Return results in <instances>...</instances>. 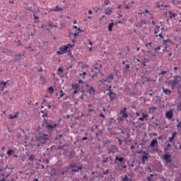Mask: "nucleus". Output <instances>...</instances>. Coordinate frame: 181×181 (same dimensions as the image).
<instances>
[{
	"mask_svg": "<svg viewBox=\"0 0 181 181\" xmlns=\"http://www.w3.org/2000/svg\"><path fill=\"white\" fill-rule=\"evenodd\" d=\"M73 46H74V45L68 43L66 45L59 47V50L57 52V54H64V53H67L69 47H73Z\"/></svg>",
	"mask_w": 181,
	"mask_h": 181,
	"instance_id": "nucleus-1",
	"label": "nucleus"
},
{
	"mask_svg": "<svg viewBox=\"0 0 181 181\" xmlns=\"http://www.w3.org/2000/svg\"><path fill=\"white\" fill-rule=\"evenodd\" d=\"M181 77L180 76H175L174 79L170 81V84L172 85V89L176 88V86L180 83Z\"/></svg>",
	"mask_w": 181,
	"mask_h": 181,
	"instance_id": "nucleus-2",
	"label": "nucleus"
},
{
	"mask_svg": "<svg viewBox=\"0 0 181 181\" xmlns=\"http://www.w3.org/2000/svg\"><path fill=\"white\" fill-rule=\"evenodd\" d=\"M47 139H49V135L43 133H40L39 136L37 137V141H40L41 144H45Z\"/></svg>",
	"mask_w": 181,
	"mask_h": 181,
	"instance_id": "nucleus-3",
	"label": "nucleus"
},
{
	"mask_svg": "<svg viewBox=\"0 0 181 181\" xmlns=\"http://www.w3.org/2000/svg\"><path fill=\"white\" fill-rule=\"evenodd\" d=\"M120 115H122V118H128V113H127V107H123L120 112Z\"/></svg>",
	"mask_w": 181,
	"mask_h": 181,
	"instance_id": "nucleus-4",
	"label": "nucleus"
},
{
	"mask_svg": "<svg viewBox=\"0 0 181 181\" xmlns=\"http://www.w3.org/2000/svg\"><path fill=\"white\" fill-rule=\"evenodd\" d=\"M70 168H71V170L72 172H80V170H81V169H83V167H78L77 166V165H70Z\"/></svg>",
	"mask_w": 181,
	"mask_h": 181,
	"instance_id": "nucleus-5",
	"label": "nucleus"
},
{
	"mask_svg": "<svg viewBox=\"0 0 181 181\" xmlns=\"http://www.w3.org/2000/svg\"><path fill=\"white\" fill-rule=\"evenodd\" d=\"M165 117L168 119H172L173 118V110H170L165 112Z\"/></svg>",
	"mask_w": 181,
	"mask_h": 181,
	"instance_id": "nucleus-6",
	"label": "nucleus"
},
{
	"mask_svg": "<svg viewBox=\"0 0 181 181\" xmlns=\"http://www.w3.org/2000/svg\"><path fill=\"white\" fill-rule=\"evenodd\" d=\"M114 12V8L112 7L105 8V15H111Z\"/></svg>",
	"mask_w": 181,
	"mask_h": 181,
	"instance_id": "nucleus-7",
	"label": "nucleus"
},
{
	"mask_svg": "<svg viewBox=\"0 0 181 181\" xmlns=\"http://www.w3.org/2000/svg\"><path fill=\"white\" fill-rule=\"evenodd\" d=\"M171 158H172V156L168 154H165L163 156V159H164V160H165L166 163H170L172 162Z\"/></svg>",
	"mask_w": 181,
	"mask_h": 181,
	"instance_id": "nucleus-8",
	"label": "nucleus"
},
{
	"mask_svg": "<svg viewBox=\"0 0 181 181\" xmlns=\"http://www.w3.org/2000/svg\"><path fill=\"white\" fill-rule=\"evenodd\" d=\"M108 95L110 101H114L117 97V93H115L114 92H109Z\"/></svg>",
	"mask_w": 181,
	"mask_h": 181,
	"instance_id": "nucleus-9",
	"label": "nucleus"
},
{
	"mask_svg": "<svg viewBox=\"0 0 181 181\" xmlns=\"http://www.w3.org/2000/svg\"><path fill=\"white\" fill-rule=\"evenodd\" d=\"M9 119H15V118H19V112H16L15 115L10 114L8 115Z\"/></svg>",
	"mask_w": 181,
	"mask_h": 181,
	"instance_id": "nucleus-10",
	"label": "nucleus"
},
{
	"mask_svg": "<svg viewBox=\"0 0 181 181\" xmlns=\"http://www.w3.org/2000/svg\"><path fill=\"white\" fill-rule=\"evenodd\" d=\"M80 86H78V84L72 83V88H73V90H74V94H77V93H78V88Z\"/></svg>",
	"mask_w": 181,
	"mask_h": 181,
	"instance_id": "nucleus-11",
	"label": "nucleus"
},
{
	"mask_svg": "<svg viewBox=\"0 0 181 181\" xmlns=\"http://www.w3.org/2000/svg\"><path fill=\"white\" fill-rule=\"evenodd\" d=\"M56 127H57V124H54L53 125L46 122L45 123V127L47 128V129L50 130V129H53V128H56Z\"/></svg>",
	"mask_w": 181,
	"mask_h": 181,
	"instance_id": "nucleus-12",
	"label": "nucleus"
},
{
	"mask_svg": "<svg viewBox=\"0 0 181 181\" xmlns=\"http://www.w3.org/2000/svg\"><path fill=\"white\" fill-rule=\"evenodd\" d=\"M154 146H158V140L157 139L152 140L150 144V146H148V148H154Z\"/></svg>",
	"mask_w": 181,
	"mask_h": 181,
	"instance_id": "nucleus-13",
	"label": "nucleus"
},
{
	"mask_svg": "<svg viewBox=\"0 0 181 181\" xmlns=\"http://www.w3.org/2000/svg\"><path fill=\"white\" fill-rule=\"evenodd\" d=\"M168 15L170 19H173V18H176V16H177L176 13H172L170 11H168Z\"/></svg>",
	"mask_w": 181,
	"mask_h": 181,
	"instance_id": "nucleus-14",
	"label": "nucleus"
},
{
	"mask_svg": "<svg viewBox=\"0 0 181 181\" xmlns=\"http://www.w3.org/2000/svg\"><path fill=\"white\" fill-rule=\"evenodd\" d=\"M8 83H9V81H7L6 82L3 81L0 82L1 86H3L1 91H4L5 87H6V84H8Z\"/></svg>",
	"mask_w": 181,
	"mask_h": 181,
	"instance_id": "nucleus-15",
	"label": "nucleus"
},
{
	"mask_svg": "<svg viewBox=\"0 0 181 181\" xmlns=\"http://www.w3.org/2000/svg\"><path fill=\"white\" fill-rule=\"evenodd\" d=\"M19 60H22V54H17L16 55V59H14V62H19Z\"/></svg>",
	"mask_w": 181,
	"mask_h": 181,
	"instance_id": "nucleus-16",
	"label": "nucleus"
},
{
	"mask_svg": "<svg viewBox=\"0 0 181 181\" xmlns=\"http://www.w3.org/2000/svg\"><path fill=\"white\" fill-rule=\"evenodd\" d=\"M163 93H165V94H166L167 95H169L170 94H172V90H169V89H165V88H163Z\"/></svg>",
	"mask_w": 181,
	"mask_h": 181,
	"instance_id": "nucleus-17",
	"label": "nucleus"
},
{
	"mask_svg": "<svg viewBox=\"0 0 181 181\" xmlns=\"http://www.w3.org/2000/svg\"><path fill=\"white\" fill-rule=\"evenodd\" d=\"M177 134V132L173 133L172 136L169 138V142H173V140L175 139V138H176Z\"/></svg>",
	"mask_w": 181,
	"mask_h": 181,
	"instance_id": "nucleus-18",
	"label": "nucleus"
},
{
	"mask_svg": "<svg viewBox=\"0 0 181 181\" xmlns=\"http://www.w3.org/2000/svg\"><path fill=\"white\" fill-rule=\"evenodd\" d=\"M159 30H160V27L159 25H156L154 28L155 35H158V33H159Z\"/></svg>",
	"mask_w": 181,
	"mask_h": 181,
	"instance_id": "nucleus-19",
	"label": "nucleus"
},
{
	"mask_svg": "<svg viewBox=\"0 0 181 181\" xmlns=\"http://www.w3.org/2000/svg\"><path fill=\"white\" fill-rule=\"evenodd\" d=\"M83 32V30L81 28H78V30H76V33H74V37H76V36H78L79 33H81Z\"/></svg>",
	"mask_w": 181,
	"mask_h": 181,
	"instance_id": "nucleus-20",
	"label": "nucleus"
},
{
	"mask_svg": "<svg viewBox=\"0 0 181 181\" xmlns=\"http://www.w3.org/2000/svg\"><path fill=\"white\" fill-rule=\"evenodd\" d=\"M67 56L70 57L71 62H76V58H74V56L71 54V52H70V51H69Z\"/></svg>",
	"mask_w": 181,
	"mask_h": 181,
	"instance_id": "nucleus-21",
	"label": "nucleus"
},
{
	"mask_svg": "<svg viewBox=\"0 0 181 181\" xmlns=\"http://www.w3.org/2000/svg\"><path fill=\"white\" fill-rule=\"evenodd\" d=\"M110 159V160H112V158H111V157L103 158L102 162H103V163H107V162H109Z\"/></svg>",
	"mask_w": 181,
	"mask_h": 181,
	"instance_id": "nucleus-22",
	"label": "nucleus"
},
{
	"mask_svg": "<svg viewBox=\"0 0 181 181\" xmlns=\"http://www.w3.org/2000/svg\"><path fill=\"white\" fill-rule=\"evenodd\" d=\"M146 13H148V15H151V13H149V11L145 9L144 11L139 13V15H144V16H146Z\"/></svg>",
	"mask_w": 181,
	"mask_h": 181,
	"instance_id": "nucleus-23",
	"label": "nucleus"
},
{
	"mask_svg": "<svg viewBox=\"0 0 181 181\" xmlns=\"http://www.w3.org/2000/svg\"><path fill=\"white\" fill-rule=\"evenodd\" d=\"M112 28H114V23H109V25H108L109 32H112Z\"/></svg>",
	"mask_w": 181,
	"mask_h": 181,
	"instance_id": "nucleus-24",
	"label": "nucleus"
},
{
	"mask_svg": "<svg viewBox=\"0 0 181 181\" xmlns=\"http://www.w3.org/2000/svg\"><path fill=\"white\" fill-rule=\"evenodd\" d=\"M52 11L53 12H60V11H63V8H59V6H57Z\"/></svg>",
	"mask_w": 181,
	"mask_h": 181,
	"instance_id": "nucleus-25",
	"label": "nucleus"
},
{
	"mask_svg": "<svg viewBox=\"0 0 181 181\" xmlns=\"http://www.w3.org/2000/svg\"><path fill=\"white\" fill-rule=\"evenodd\" d=\"M13 153H15V151L12 149H9L8 151H7V155L8 156H11V155H13Z\"/></svg>",
	"mask_w": 181,
	"mask_h": 181,
	"instance_id": "nucleus-26",
	"label": "nucleus"
},
{
	"mask_svg": "<svg viewBox=\"0 0 181 181\" xmlns=\"http://www.w3.org/2000/svg\"><path fill=\"white\" fill-rule=\"evenodd\" d=\"M115 159H116V160H117L118 162H120V163H122V162H124V158L123 157H118V156H116L115 157Z\"/></svg>",
	"mask_w": 181,
	"mask_h": 181,
	"instance_id": "nucleus-27",
	"label": "nucleus"
},
{
	"mask_svg": "<svg viewBox=\"0 0 181 181\" xmlns=\"http://www.w3.org/2000/svg\"><path fill=\"white\" fill-rule=\"evenodd\" d=\"M148 62H149V59H148V58H144L142 62V65L144 66H146V63H148Z\"/></svg>",
	"mask_w": 181,
	"mask_h": 181,
	"instance_id": "nucleus-28",
	"label": "nucleus"
},
{
	"mask_svg": "<svg viewBox=\"0 0 181 181\" xmlns=\"http://www.w3.org/2000/svg\"><path fill=\"white\" fill-rule=\"evenodd\" d=\"M142 163H145L148 160V157L146 156H143L141 157Z\"/></svg>",
	"mask_w": 181,
	"mask_h": 181,
	"instance_id": "nucleus-29",
	"label": "nucleus"
},
{
	"mask_svg": "<svg viewBox=\"0 0 181 181\" xmlns=\"http://www.w3.org/2000/svg\"><path fill=\"white\" fill-rule=\"evenodd\" d=\"M149 112H155L156 111V107H151L148 109Z\"/></svg>",
	"mask_w": 181,
	"mask_h": 181,
	"instance_id": "nucleus-30",
	"label": "nucleus"
},
{
	"mask_svg": "<svg viewBox=\"0 0 181 181\" xmlns=\"http://www.w3.org/2000/svg\"><path fill=\"white\" fill-rule=\"evenodd\" d=\"M67 172H69V168H64V170L62 172V175H66Z\"/></svg>",
	"mask_w": 181,
	"mask_h": 181,
	"instance_id": "nucleus-31",
	"label": "nucleus"
},
{
	"mask_svg": "<svg viewBox=\"0 0 181 181\" xmlns=\"http://www.w3.org/2000/svg\"><path fill=\"white\" fill-rule=\"evenodd\" d=\"M89 94H91V93H95V89L93 86H90L89 90H88Z\"/></svg>",
	"mask_w": 181,
	"mask_h": 181,
	"instance_id": "nucleus-32",
	"label": "nucleus"
},
{
	"mask_svg": "<svg viewBox=\"0 0 181 181\" xmlns=\"http://www.w3.org/2000/svg\"><path fill=\"white\" fill-rule=\"evenodd\" d=\"M79 76H81V77H82V78H86V76H87V73L86 72H83L79 74Z\"/></svg>",
	"mask_w": 181,
	"mask_h": 181,
	"instance_id": "nucleus-33",
	"label": "nucleus"
},
{
	"mask_svg": "<svg viewBox=\"0 0 181 181\" xmlns=\"http://www.w3.org/2000/svg\"><path fill=\"white\" fill-rule=\"evenodd\" d=\"M48 90L51 94H53V93H54V89L53 88V86L49 87Z\"/></svg>",
	"mask_w": 181,
	"mask_h": 181,
	"instance_id": "nucleus-34",
	"label": "nucleus"
},
{
	"mask_svg": "<svg viewBox=\"0 0 181 181\" xmlns=\"http://www.w3.org/2000/svg\"><path fill=\"white\" fill-rule=\"evenodd\" d=\"M123 181H132V179L129 178L127 175L122 179Z\"/></svg>",
	"mask_w": 181,
	"mask_h": 181,
	"instance_id": "nucleus-35",
	"label": "nucleus"
},
{
	"mask_svg": "<svg viewBox=\"0 0 181 181\" xmlns=\"http://www.w3.org/2000/svg\"><path fill=\"white\" fill-rule=\"evenodd\" d=\"M29 160H30L31 162H33V160H35V156L30 155L29 156Z\"/></svg>",
	"mask_w": 181,
	"mask_h": 181,
	"instance_id": "nucleus-36",
	"label": "nucleus"
},
{
	"mask_svg": "<svg viewBox=\"0 0 181 181\" xmlns=\"http://www.w3.org/2000/svg\"><path fill=\"white\" fill-rule=\"evenodd\" d=\"M3 53L4 54H6L7 56H9V53H11V52H9V50H8V49H6V50L3 51Z\"/></svg>",
	"mask_w": 181,
	"mask_h": 181,
	"instance_id": "nucleus-37",
	"label": "nucleus"
},
{
	"mask_svg": "<svg viewBox=\"0 0 181 181\" xmlns=\"http://www.w3.org/2000/svg\"><path fill=\"white\" fill-rule=\"evenodd\" d=\"M109 4H110V1L108 0H105L103 4V6H108Z\"/></svg>",
	"mask_w": 181,
	"mask_h": 181,
	"instance_id": "nucleus-38",
	"label": "nucleus"
},
{
	"mask_svg": "<svg viewBox=\"0 0 181 181\" xmlns=\"http://www.w3.org/2000/svg\"><path fill=\"white\" fill-rule=\"evenodd\" d=\"M59 93H61L59 97L58 98H62V97H63V95H64V92H63V90H61L59 91Z\"/></svg>",
	"mask_w": 181,
	"mask_h": 181,
	"instance_id": "nucleus-39",
	"label": "nucleus"
},
{
	"mask_svg": "<svg viewBox=\"0 0 181 181\" xmlns=\"http://www.w3.org/2000/svg\"><path fill=\"white\" fill-rule=\"evenodd\" d=\"M148 117H149V115L147 113H143L142 114V117L143 118H148Z\"/></svg>",
	"mask_w": 181,
	"mask_h": 181,
	"instance_id": "nucleus-40",
	"label": "nucleus"
},
{
	"mask_svg": "<svg viewBox=\"0 0 181 181\" xmlns=\"http://www.w3.org/2000/svg\"><path fill=\"white\" fill-rule=\"evenodd\" d=\"M156 37H160V39H163V35L162 33H160V34H156Z\"/></svg>",
	"mask_w": 181,
	"mask_h": 181,
	"instance_id": "nucleus-41",
	"label": "nucleus"
},
{
	"mask_svg": "<svg viewBox=\"0 0 181 181\" xmlns=\"http://www.w3.org/2000/svg\"><path fill=\"white\" fill-rule=\"evenodd\" d=\"M57 71H59V73H63L64 70L62 67H59L57 69Z\"/></svg>",
	"mask_w": 181,
	"mask_h": 181,
	"instance_id": "nucleus-42",
	"label": "nucleus"
},
{
	"mask_svg": "<svg viewBox=\"0 0 181 181\" xmlns=\"http://www.w3.org/2000/svg\"><path fill=\"white\" fill-rule=\"evenodd\" d=\"M105 81L106 83H111V82L112 81V80H111L110 78H109L107 77L106 79H105Z\"/></svg>",
	"mask_w": 181,
	"mask_h": 181,
	"instance_id": "nucleus-43",
	"label": "nucleus"
},
{
	"mask_svg": "<svg viewBox=\"0 0 181 181\" xmlns=\"http://www.w3.org/2000/svg\"><path fill=\"white\" fill-rule=\"evenodd\" d=\"M107 91H109V93H113L112 91V86H109V88H107Z\"/></svg>",
	"mask_w": 181,
	"mask_h": 181,
	"instance_id": "nucleus-44",
	"label": "nucleus"
},
{
	"mask_svg": "<svg viewBox=\"0 0 181 181\" xmlns=\"http://www.w3.org/2000/svg\"><path fill=\"white\" fill-rule=\"evenodd\" d=\"M107 78H110V80H114V75L110 74L109 76H107Z\"/></svg>",
	"mask_w": 181,
	"mask_h": 181,
	"instance_id": "nucleus-45",
	"label": "nucleus"
},
{
	"mask_svg": "<svg viewBox=\"0 0 181 181\" xmlns=\"http://www.w3.org/2000/svg\"><path fill=\"white\" fill-rule=\"evenodd\" d=\"M17 45H18V46H22V41H21V40H18L17 41Z\"/></svg>",
	"mask_w": 181,
	"mask_h": 181,
	"instance_id": "nucleus-46",
	"label": "nucleus"
},
{
	"mask_svg": "<svg viewBox=\"0 0 181 181\" xmlns=\"http://www.w3.org/2000/svg\"><path fill=\"white\" fill-rule=\"evenodd\" d=\"M141 153H142L143 155H146V156H149V153H146V151H141Z\"/></svg>",
	"mask_w": 181,
	"mask_h": 181,
	"instance_id": "nucleus-47",
	"label": "nucleus"
},
{
	"mask_svg": "<svg viewBox=\"0 0 181 181\" xmlns=\"http://www.w3.org/2000/svg\"><path fill=\"white\" fill-rule=\"evenodd\" d=\"M166 73H168V71H162L160 74H161L162 76H165V74H166Z\"/></svg>",
	"mask_w": 181,
	"mask_h": 181,
	"instance_id": "nucleus-48",
	"label": "nucleus"
},
{
	"mask_svg": "<svg viewBox=\"0 0 181 181\" xmlns=\"http://www.w3.org/2000/svg\"><path fill=\"white\" fill-rule=\"evenodd\" d=\"M103 19H107V16H105V15H103L102 18H100V22H102Z\"/></svg>",
	"mask_w": 181,
	"mask_h": 181,
	"instance_id": "nucleus-49",
	"label": "nucleus"
},
{
	"mask_svg": "<svg viewBox=\"0 0 181 181\" xmlns=\"http://www.w3.org/2000/svg\"><path fill=\"white\" fill-rule=\"evenodd\" d=\"M155 52H158V50H160V46H158L154 49Z\"/></svg>",
	"mask_w": 181,
	"mask_h": 181,
	"instance_id": "nucleus-50",
	"label": "nucleus"
},
{
	"mask_svg": "<svg viewBox=\"0 0 181 181\" xmlns=\"http://www.w3.org/2000/svg\"><path fill=\"white\" fill-rule=\"evenodd\" d=\"M99 117H101L102 118H104V119H105V115H104V114H100L99 115Z\"/></svg>",
	"mask_w": 181,
	"mask_h": 181,
	"instance_id": "nucleus-51",
	"label": "nucleus"
},
{
	"mask_svg": "<svg viewBox=\"0 0 181 181\" xmlns=\"http://www.w3.org/2000/svg\"><path fill=\"white\" fill-rule=\"evenodd\" d=\"M123 118H124V117H122H122H118V118H117V120H118L119 122H121V121H122Z\"/></svg>",
	"mask_w": 181,
	"mask_h": 181,
	"instance_id": "nucleus-52",
	"label": "nucleus"
},
{
	"mask_svg": "<svg viewBox=\"0 0 181 181\" xmlns=\"http://www.w3.org/2000/svg\"><path fill=\"white\" fill-rule=\"evenodd\" d=\"M177 128H181V121L177 124Z\"/></svg>",
	"mask_w": 181,
	"mask_h": 181,
	"instance_id": "nucleus-53",
	"label": "nucleus"
},
{
	"mask_svg": "<svg viewBox=\"0 0 181 181\" xmlns=\"http://www.w3.org/2000/svg\"><path fill=\"white\" fill-rule=\"evenodd\" d=\"M28 49H31V52H35V49H32V45H29Z\"/></svg>",
	"mask_w": 181,
	"mask_h": 181,
	"instance_id": "nucleus-54",
	"label": "nucleus"
},
{
	"mask_svg": "<svg viewBox=\"0 0 181 181\" xmlns=\"http://www.w3.org/2000/svg\"><path fill=\"white\" fill-rule=\"evenodd\" d=\"M110 171L107 170L106 171H104L103 175H108Z\"/></svg>",
	"mask_w": 181,
	"mask_h": 181,
	"instance_id": "nucleus-55",
	"label": "nucleus"
},
{
	"mask_svg": "<svg viewBox=\"0 0 181 181\" xmlns=\"http://www.w3.org/2000/svg\"><path fill=\"white\" fill-rule=\"evenodd\" d=\"M125 69H126V70H128L129 69V64H126Z\"/></svg>",
	"mask_w": 181,
	"mask_h": 181,
	"instance_id": "nucleus-56",
	"label": "nucleus"
},
{
	"mask_svg": "<svg viewBox=\"0 0 181 181\" xmlns=\"http://www.w3.org/2000/svg\"><path fill=\"white\" fill-rule=\"evenodd\" d=\"M33 16H34V19H35L36 21H37V19H39V17H37V16L33 14Z\"/></svg>",
	"mask_w": 181,
	"mask_h": 181,
	"instance_id": "nucleus-57",
	"label": "nucleus"
},
{
	"mask_svg": "<svg viewBox=\"0 0 181 181\" xmlns=\"http://www.w3.org/2000/svg\"><path fill=\"white\" fill-rule=\"evenodd\" d=\"M157 8H163V4H158L157 6Z\"/></svg>",
	"mask_w": 181,
	"mask_h": 181,
	"instance_id": "nucleus-58",
	"label": "nucleus"
},
{
	"mask_svg": "<svg viewBox=\"0 0 181 181\" xmlns=\"http://www.w3.org/2000/svg\"><path fill=\"white\" fill-rule=\"evenodd\" d=\"M105 79H100V83H105Z\"/></svg>",
	"mask_w": 181,
	"mask_h": 181,
	"instance_id": "nucleus-59",
	"label": "nucleus"
},
{
	"mask_svg": "<svg viewBox=\"0 0 181 181\" xmlns=\"http://www.w3.org/2000/svg\"><path fill=\"white\" fill-rule=\"evenodd\" d=\"M141 62L139 59H135V63H139Z\"/></svg>",
	"mask_w": 181,
	"mask_h": 181,
	"instance_id": "nucleus-60",
	"label": "nucleus"
},
{
	"mask_svg": "<svg viewBox=\"0 0 181 181\" xmlns=\"http://www.w3.org/2000/svg\"><path fill=\"white\" fill-rule=\"evenodd\" d=\"M73 28H74V29H77L76 30H78V28H78L77 25H74V26H73Z\"/></svg>",
	"mask_w": 181,
	"mask_h": 181,
	"instance_id": "nucleus-61",
	"label": "nucleus"
},
{
	"mask_svg": "<svg viewBox=\"0 0 181 181\" xmlns=\"http://www.w3.org/2000/svg\"><path fill=\"white\" fill-rule=\"evenodd\" d=\"M136 117H139V115H141V114L139 113V112H136Z\"/></svg>",
	"mask_w": 181,
	"mask_h": 181,
	"instance_id": "nucleus-62",
	"label": "nucleus"
},
{
	"mask_svg": "<svg viewBox=\"0 0 181 181\" xmlns=\"http://www.w3.org/2000/svg\"><path fill=\"white\" fill-rule=\"evenodd\" d=\"M0 181H6L5 177H2V178H0Z\"/></svg>",
	"mask_w": 181,
	"mask_h": 181,
	"instance_id": "nucleus-63",
	"label": "nucleus"
},
{
	"mask_svg": "<svg viewBox=\"0 0 181 181\" xmlns=\"http://www.w3.org/2000/svg\"><path fill=\"white\" fill-rule=\"evenodd\" d=\"M139 121H144V119H145L142 117H139Z\"/></svg>",
	"mask_w": 181,
	"mask_h": 181,
	"instance_id": "nucleus-64",
	"label": "nucleus"
}]
</instances>
